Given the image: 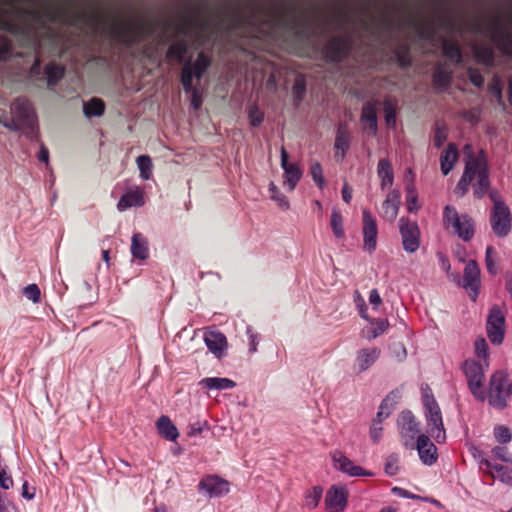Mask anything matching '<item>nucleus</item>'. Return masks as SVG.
I'll list each match as a JSON object with an SVG mask.
<instances>
[{
	"label": "nucleus",
	"mask_w": 512,
	"mask_h": 512,
	"mask_svg": "<svg viewBox=\"0 0 512 512\" xmlns=\"http://www.w3.org/2000/svg\"><path fill=\"white\" fill-rule=\"evenodd\" d=\"M473 180L474 196L481 199L485 196L490 188L489 168L485 155L481 152L478 156L470 155L465 163L463 175L456 186V191L461 195H465Z\"/></svg>",
	"instance_id": "nucleus-1"
},
{
	"label": "nucleus",
	"mask_w": 512,
	"mask_h": 512,
	"mask_svg": "<svg viewBox=\"0 0 512 512\" xmlns=\"http://www.w3.org/2000/svg\"><path fill=\"white\" fill-rule=\"evenodd\" d=\"M210 59L200 52L194 61H187L181 70L180 81L185 93L190 94V103L194 110H199L203 103V90L198 86L210 67Z\"/></svg>",
	"instance_id": "nucleus-2"
},
{
	"label": "nucleus",
	"mask_w": 512,
	"mask_h": 512,
	"mask_svg": "<svg viewBox=\"0 0 512 512\" xmlns=\"http://www.w3.org/2000/svg\"><path fill=\"white\" fill-rule=\"evenodd\" d=\"M485 35L503 54L512 56V17L495 15L485 28Z\"/></svg>",
	"instance_id": "nucleus-3"
},
{
	"label": "nucleus",
	"mask_w": 512,
	"mask_h": 512,
	"mask_svg": "<svg viewBox=\"0 0 512 512\" xmlns=\"http://www.w3.org/2000/svg\"><path fill=\"white\" fill-rule=\"evenodd\" d=\"M422 404L428 432L438 443L444 442L446 439V432L444 429L442 413L429 389L423 390L422 392Z\"/></svg>",
	"instance_id": "nucleus-4"
},
{
	"label": "nucleus",
	"mask_w": 512,
	"mask_h": 512,
	"mask_svg": "<svg viewBox=\"0 0 512 512\" xmlns=\"http://www.w3.org/2000/svg\"><path fill=\"white\" fill-rule=\"evenodd\" d=\"M512 395V385L508 381V374L498 370L492 374L489 381L488 399L489 405L496 409H504L508 398Z\"/></svg>",
	"instance_id": "nucleus-5"
},
{
	"label": "nucleus",
	"mask_w": 512,
	"mask_h": 512,
	"mask_svg": "<svg viewBox=\"0 0 512 512\" xmlns=\"http://www.w3.org/2000/svg\"><path fill=\"white\" fill-rule=\"evenodd\" d=\"M443 222L447 229L453 232L463 241H470L475 233L474 222L467 214H458L457 210L447 205L443 211Z\"/></svg>",
	"instance_id": "nucleus-6"
},
{
	"label": "nucleus",
	"mask_w": 512,
	"mask_h": 512,
	"mask_svg": "<svg viewBox=\"0 0 512 512\" xmlns=\"http://www.w3.org/2000/svg\"><path fill=\"white\" fill-rule=\"evenodd\" d=\"M11 111L14 119L12 124L7 125V127L14 130L27 128L30 130L31 134L35 133L37 119L33 105L29 100L22 97L15 99L11 105Z\"/></svg>",
	"instance_id": "nucleus-7"
},
{
	"label": "nucleus",
	"mask_w": 512,
	"mask_h": 512,
	"mask_svg": "<svg viewBox=\"0 0 512 512\" xmlns=\"http://www.w3.org/2000/svg\"><path fill=\"white\" fill-rule=\"evenodd\" d=\"M464 373L467 378L468 387L474 398L480 402L486 400V393L482 389L485 373L483 366L476 361H465Z\"/></svg>",
	"instance_id": "nucleus-8"
},
{
	"label": "nucleus",
	"mask_w": 512,
	"mask_h": 512,
	"mask_svg": "<svg viewBox=\"0 0 512 512\" xmlns=\"http://www.w3.org/2000/svg\"><path fill=\"white\" fill-rule=\"evenodd\" d=\"M400 436L406 448H414L420 434V424L411 411H403L397 420Z\"/></svg>",
	"instance_id": "nucleus-9"
},
{
	"label": "nucleus",
	"mask_w": 512,
	"mask_h": 512,
	"mask_svg": "<svg viewBox=\"0 0 512 512\" xmlns=\"http://www.w3.org/2000/svg\"><path fill=\"white\" fill-rule=\"evenodd\" d=\"M486 331L490 342L500 345L505 334V317L498 306L491 308L486 323Z\"/></svg>",
	"instance_id": "nucleus-10"
},
{
	"label": "nucleus",
	"mask_w": 512,
	"mask_h": 512,
	"mask_svg": "<svg viewBox=\"0 0 512 512\" xmlns=\"http://www.w3.org/2000/svg\"><path fill=\"white\" fill-rule=\"evenodd\" d=\"M352 48L350 35H342L332 38L325 47V57L332 63L342 61Z\"/></svg>",
	"instance_id": "nucleus-11"
},
{
	"label": "nucleus",
	"mask_w": 512,
	"mask_h": 512,
	"mask_svg": "<svg viewBox=\"0 0 512 512\" xmlns=\"http://www.w3.org/2000/svg\"><path fill=\"white\" fill-rule=\"evenodd\" d=\"M198 489L210 498H220L230 492V483L218 475H207L200 480Z\"/></svg>",
	"instance_id": "nucleus-12"
},
{
	"label": "nucleus",
	"mask_w": 512,
	"mask_h": 512,
	"mask_svg": "<svg viewBox=\"0 0 512 512\" xmlns=\"http://www.w3.org/2000/svg\"><path fill=\"white\" fill-rule=\"evenodd\" d=\"M399 226L403 249L408 253L416 252L420 246V230L417 223L402 217Z\"/></svg>",
	"instance_id": "nucleus-13"
},
{
	"label": "nucleus",
	"mask_w": 512,
	"mask_h": 512,
	"mask_svg": "<svg viewBox=\"0 0 512 512\" xmlns=\"http://www.w3.org/2000/svg\"><path fill=\"white\" fill-rule=\"evenodd\" d=\"M120 30L123 34L124 41L133 44L144 38L149 30L147 22L138 17H133L120 24Z\"/></svg>",
	"instance_id": "nucleus-14"
},
{
	"label": "nucleus",
	"mask_w": 512,
	"mask_h": 512,
	"mask_svg": "<svg viewBox=\"0 0 512 512\" xmlns=\"http://www.w3.org/2000/svg\"><path fill=\"white\" fill-rule=\"evenodd\" d=\"M490 224L496 236H507L512 226V216L509 207L492 209L490 213Z\"/></svg>",
	"instance_id": "nucleus-15"
},
{
	"label": "nucleus",
	"mask_w": 512,
	"mask_h": 512,
	"mask_svg": "<svg viewBox=\"0 0 512 512\" xmlns=\"http://www.w3.org/2000/svg\"><path fill=\"white\" fill-rule=\"evenodd\" d=\"M331 457L334 467L342 473L349 475L350 477H372L374 475L373 472L355 465L352 460H350L339 450L334 451L331 454Z\"/></svg>",
	"instance_id": "nucleus-16"
},
{
	"label": "nucleus",
	"mask_w": 512,
	"mask_h": 512,
	"mask_svg": "<svg viewBox=\"0 0 512 512\" xmlns=\"http://www.w3.org/2000/svg\"><path fill=\"white\" fill-rule=\"evenodd\" d=\"M462 286L469 291L472 300H475L480 289V268L475 260H469L464 268Z\"/></svg>",
	"instance_id": "nucleus-17"
},
{
	"label": "nucleus",
	"mask_w": 512,
	"mask_h": 512,
	"mask_svg": "<svg viewBox=\"0 0 512 512\" xmlns=\"http://www.w3.org/2000/svg\"><path fill=\"white\" fill-rule=\"evenodd\" d=\"M363 248L372 253L377 246L378 228L375 218L368 210H363Z\"/></svg>",
	"instance_id": "nucleus-18"
},
{
	"label": "nucleus",
	"mask_w": 512,
	"mask_h": 512,
	"mask_svg": "<svg viewBox=\"0 0 512 512\" xmlns=\"http://www.w3.org/2000/svg\"><path fill=\"white\" fill-rule=\"evenodd\" d=\"M381 349L378 347H366L356 352L354 370L357 374L363 373L371 368L380 358Z\"/></svg>",
	"instance_id": "nucleus-19"
},
{
	"label": "nucleus",
	"mask_w": 512,
	"mask_h": 512,
	"mask_svg": "<svg viewBox=\"0 0 512 512\" xmlns=\"http://www.w3.org/2000/svg\"><path fill=\"white\" fill-rule=\"evenodd\" d=\"M145 204L143 190L136 186H129L125 189L117 203V210L124 212L133 207H142Z\"/></svg>",
	"instance_id": "nucleus-20"
},
{
	"label": "nucleus",
	"mask_w": 512,
	"mask_h": 512,
	"mask_svg": "<svg viewBox=\"0 0 512 512\" xmlns=\"http://www.w3.org/2000/svg\"><path fill=\"white\" fill-rule=\"evenodd\" d=\"M347 497L348 493L345 487L332 486L325 496L327 512H343L347 506Z\"/></svg>",
	"instance_id": "nucleus-21"
},
{
	"label": "nucleus",
	"mask_w": 512,
	"mask_h": 512,
	"mask_svg": "<svg viewBox=\"0 0 512 512\" xmlns=\"http://www.w3.org/2000/svg\"><path fill=\"white\" fill-rule=\"evenodd\" d=\"M204 342L208 350L218 359H221L227 350L226 336L216 330H207L204 333Z\"/></svg>",
	"instance_id": "nucleus-22"
},
{
	"label": "nucleus",
	"mask_w": 512,
	"mask_h": 512,
	"mask_svg": "<svg viewBox=\"0 0 512 512\" xmlns=\"http://www.w3.org/2000/svg\"><path fill=\"white\" fill-rule=\"evenodd\" d=\"M414 448L418 451L419 458L424 465L431 466L436 462L437 448L425 434L417 437Z\"/></svg>",
	"instance_id": "nucleus-23"
},
{
	"label": "nucleus",
	"mask_w": 512,
	"mask_h": 512,
	"mask_svg": "<svg viewBox=\"0 0 512 512\" xmlns=\"http://www.w3.org/2000/svg\"><path fill=\"white\" fill-rule=\"evenodd\" d=\"M281 167L284 170V183L293 191L301 179L302 172L296 163L289 162V156L284 147L281 148Z\"/></svg>",
	"instance_id": "nucleus-24"
},
{
	"label": "nucleus",
	"mask_w": 512,
	"mask_h": 512,
	"mask_svg": "<svg viewBox=\"0 0 512 512\" xmlns=\"http://www.w3.org/2000/svg\"><path fill=\"white\" fill-rule=\"evenodd\" d=\"M400 192L398 190H392L386 196L385 201L382 204L383 218L389 222H393L398 215L400 206Z\"/></svg>",
	"instance_id": "nucleus-25"
},
{
	"label": "nucleus",
	"mask_w": 512,
	"mask_h": 512,
	"mask_svg": "<svg viewBox=\"0 0 512 512\" xmlns=\"http://www.w3.org/2000/svg\"><path fill=\"white\" fill-rule=\"evenodd\" d=\"M361 123L365 129L369 130L371 135H376L378 130L377 125V109L376 104L373 102H367L362 107Z\"/></svg>",
	"instance_id": "nucleus-26"
},
{
	"label": "nucleus",
	"mask_w": 512,
	"mask_h": 512,
	"mask_svg": "<svg viewBox=\"0 0 512 512\" xmlns=\"http://www.w3.org/2000/svg\"><path fill=\"white\" fill-rule=\"evenodd\" d=\"M188 50H189L188 41L185 39L178 40L169 46V48L166 52V58L168 60H175L176 62L182 63L184 65L187 61H189V60L192 61L191 58H189L187 60L185 59L186 54L188 53Z\"/></svg>",
	"instance_id": "nucleus-27"
},
{
	"label": "nucleus",
	"mask_w": 512,
	"mask_h": 512,
	"mask_svg": "<svg viewBox=\"0 0 512 512\" xmlns=\"http://www.w3.org/2000/svg\"><path fill=\"white\" fill-rule=\"evenodd\" d=\"M480 466H485L490 470L491 475L497 477L501 482L512 486V470L500 465L494 464L488 459H481Z\"/></svg>",
	"instance_id": "nucleus-28"
},
{
	"label": "nucleus",
	"mask_w": 512,
	"mask_h": 512,
	"mask_svg": "<svg viewBox=\"0 0 512 512\" xmlns=\"http://www.w3.org/2000/svg\"><path fill=\"white\" fill-rule=\"evenodd\" d=\"M131 254L139 260H146L149 257L148 241L141 233H135L132 236Z\"/></svg>",
	"instance_id": "nucleus-29"
},
{
	"label": "nucleus",
	"mask_w": 512,
	"mask_h": 512,
	"mask_svg": "<svg viewBox=\"0 0 512 512\" xmlns=\"http://www.w3.org/2000/svg\"><path fill=\"white\" fill-rule=\"evenodd\" d=\"M156 427L158 433L168 441H176L179 437V432L177 427L172 423L171 419L168 416H161L156 421Z\"/></svg>",
	"instance_id": "nucleus-30"
},
{
	"label": "nucleus",
	"mask_w": 512,
	"mask_h": 512,
	"mask_svg": "<svg viewBox=\"0 0 512 512\" xmlns=\"http://www.w3.org/2000/svg\"><path fill=\"white\" fill-rule=\"evenodd\" d=\"M377 174L381 179V188L384 190L392 186L394 181V173L392 165L388 159H380L377 166Z\"/></svg>",
	"instance_id": "nucleus-31"
},
{
	"label": "nucleus",
	"mask_w": 512,
	"mask_h": 512,
	"mask_svg": "<svg viewBox=\"0 0 512 512\" xmlns=\"http://www.w3.org/2000/svg\"><path fill=\"white\" fill-rule=\"evenodd\" d=\"M199 385L209 390H227L236 386V383L229 378L207 377L200 380Z\"/></svg>",
	"instance_id": "nucleus-32"
},
{
	"label": "nucleus",
	"mask_w": 512,
	"mask_h": 512,
	"mask_svg": "<svg viewBox=\"0 0 512 512\" xmlns=\"http://www.w3.org/2000/svg\"><path fill=\"white\" fill-rule=\"evenodd\" d=\"M457 158V147L450 143L440 157V167L444 175H447L453 169Z\"/></svg>",
	"instance_id": "nucleus-33"
},
{
	"label": "nucleus",
	"mask_w": 512,
	"mask_h": 512,
	"mask_svg": "<svg viewBox=\"0 0 512 512\" xmlns=\"http://www.w3.org/2000/svg\"><path fill=\"white\" fill-rule=\"evenodd\" d=\"M350 147V134L347 128L343 125H340L337 129L336 138H335V149L341 150V153H336V156H340L341 159L345 157L346 151Z\"/></svg>",
	"instance_id": "nucleus-34"
},
{
	"label": "nucleus",
	"mask_w": 512,
	"mask_h": 512,
	"mask_svg": "<svg viewBox=\"0 0 512 512\" xmlns=\"http://www.w3.org/2000/svg\"><path fill=\"white\" fill-rule=\"evenodd\" d=\"M323 496V488L319 485L314 486L304 493L303 506L308 510H314L320 503Z\"/></svg>",
	"instance_id": "nucleus-35"
},
{
	"label": "nucleus",
	"mask_w": 512,
	"mask_h": 512,
	"mask_svg": "<svg viewBox=\"0 0 512 512\" xmlns=\"http://www.w3.org/2000/svg\"><path fill=\"white\" fill-rule=\"evenodd\" d=\"M473 52L477 62L486 66H492L494 63L493 48L488 45H475Z\"/></svg>",
	"instance_id": "nucleus-36"
},
{
	"label": "nucleus",
	"mask_w": 512,
	"mask_h": 512,
	"mask_svg": "<svg viewBox=\"0 0 512 512\" xmlns=\"http://www.w3.org/2000/svg\"><path fill=\"white\" fill-rule=\"evenodd\" d=\"M64 67L60 64L51 62L45 67V74L47 76V84L49 87L56 85L59 80L64 76Z\"/></svg>",
	"instance_id": "nucleus-37"
},
{
	"label": "nucleus",
	"mask_w": 512,
	"mask_h": 512,
	"mask_svg": "<svg viewBox=\"0 0 512 512\" xmlns=\"http://www.w3.org/2000/svg\"><path fill=\"white\" fill-rule=\"evenodd\" d=\"M443 53L451 62L459 64L462 60L460 46L451 40L443 41Z\"/></svg>",
	"instance_id": "nucleus-38"
},
{
	"label": "nucleus",
	"mask_w": 512,
	"mask_h": 512,
	"mask_svg": "<svg viewBox=\"0 0 512 512\" xmlns=\"http://www.w3.org/2000/svg\"><path fill=\"white\" fill-rule=\"evenodd\" d=\"M104 109V103L97 98H93L83 104V112L88 118L101 116L104 113Z\"/></svg>",
	"instance_id": "nucleus-39"
},
{
	"label": "nucleus",
	"mask_w": 512,
	"mask_h": 512,
	"mask_svg": "<svg viewBox=\"0 0 512 512\" xmlns=\"http://www.w3.org/2000/svg\"><path fill=\"white\" fill-rule=\"evenodd\" d=\"M136 164L139 169V176L143 180H149L152 176L153 164L148 155H140L136 158Z\"/></svg>",
	"instance_id": "nucleus-40"
},
{
	"label": "nucleus",
	"mask_w": 512,
	"mask_h": 512,
	"mask_svg": "<svg viewBox=\"0 0 512 512\" xmlns=\"http://www.w3.org/2000/svg\"><path fill=\"white\" fill-rule=\"evenodd\" d=\"M330 226L333 231V234L336 238H343L345 235V230L343 226V216L341 212L334 208L331 213Z\"/></svg>",
	"instance_id": "nucleus-41"
},
{
	"label": "nucleus",
	"mask_w": 512,
	"mask_h": 512,
	"mask_svg": "<svg viewBox=\"0 0 512 512\" xmlns=\"http://www.w3.org/2000/svg\"><path fill=\"white\" fill-rule=\"evenodd\" d=\"M369 321H370L371 327L367 329L366 337L368 339L377 338L379 335H381L383 332H385L389 326V323L386 319L377 318V319H372Z\"/></svg>",
	"instance_id": "nucleus-42"
},
{
	"label": "nucleus",
	"mask_w": 512,
	"mask_h": 512,
	"mask_svg": "<svg viewBox=\"0 0 512 512\" xmlns=\"http://www.w3.org/2000/svg\"><path fill=\"white\" fill-rule=\"evenodd\" d=\"M269 192H270V198L273 201H275L281 209H283V210L289 209V207H290L289 200L277 188V186L273 182H271L269 185Z\"/></svg>",
	"instance_id": "nucleus-43"
},
{
	"label": "nucleus",
	"mask_w": 512,
	"mask_h": 512,
	"mask_svg": "<svg viewBox=\"0 0 512 512\" xmlns=\"http://www.w3.org/2000/svg\"><path fill=\"white\" fill-rule=\"evenodd\" d=\"M384 118L388 128H394L396 125V104L390 100H385L384 103Z\"/></svg>",
	"instance_id": "nucleus-44"
},
{
	"label": "nucleus",
	"mask_w": 512,
	"mask_h": 512,
	"mask_svg": "<svg viewBox=\"0 0 512 512\" xmlns=\"http://www.w3.org/2000/svg\"><path fill=\"white\" fill-rule=\"evenodd\" d=\"M305 92L306 81L303 76H297L292 87L293 97L297 104H299L303 100Z\"/></svg>",
	"instance_id": "nucleus-45"
},
{
	"label": "nucleus",
	"mask_w": 512,
	"mask_h": 512,
	"mask_svg": "<svg viewBox=\"0 0 512 512\" xmlns=\"http://www.w3.org/2000/svg\"><path fill=\"white\" fill-rule=\"evenodd\" d=\"M406 201H407V210L410 213L416 212L419 209L418 205V196L415 190V187L410 184L406 187Z\"/></svg>",
	"instance_id": "nucleus-46"
},
{
	"label": "nucleus",
	"mask_w": 512,
	"mask_h": 512,
	"mask_svg": "<svg viewBox=\"0 0 512 512\" xmlns=\"http://www.w3.org/2000/svg\"><path fill=\"white\" fill-rule=\"evenodd\" d=\"M400 458L397 454H391L386 458L385 461V473L388 476H395L399 472Z\"/></svg>",
	"instance_id": "nucleus-47"
},
{
	"label": "nucleus",
	"mask_w": 512,
	"mask_h": 512,
	"mask_svg": "<svg viewBox=\"0 0 512 512\" xmlns=\"http://www.w3.org/2000/svg\"><path fill=\"white\" fill-rule=\"evenodd\" d=\"M248 119L251 126L258 127L264 120V113L257 105H251L248 108Z\"/></svg>",
	"instance_id": "nucleus-48"
},
{
	"label": "nucleus",
	"mask_w": 512,
	"mask_h": 512,
	"mask_svg": "<svg viewBox=\"0 0 512 512\" xmlns=\"http://www.w3.org/2000/svg\"><path fill=\"white\" fill-rule=\"evenodd\" d=\"M485 263H486L487 271L491 275H496L498 273V267L496 266V259H495V251L492 246H488L486 248Z\"/></svg>",
	"instance_id": "nucleus-49"
},
{
	"label": "nucleus",
	"mask_w": 512,
	"mask_h": 512,
	"mask_svg": "<svg viewBox=\"0 0 512 512\" xmlns=\"http://www.w3.org/2000/svg\"><path fill=\"white\" fill-rule=\"evenodd\" d=\"M450 73L441 67L437 68L433 74L434 83L441 88H445L450 83Z\"/></svg>",
	"instance_id": "nucleus-50"
},
{
	"label": "nucleus",
	"mask_w": 512,
	"mask_h": 512,
	"mask_svg": "<svg viewBox=\"0 0 512 512\" xmlns=\"http://www.w3.org/2000/svg\"><path fill=\"white\" fill-rule=\"evenodd\" d=\"M23 295L33 303H38L41 299V291L36 284H29L24 287Z\"/></svg>",
	"instance_id": "nucleus-51"
},
{
	"label": "nucleus",
	"mask_w": 512,
	"mask_h": 512,
	"mask_svg": "<svg viewBox=\"0 0 512 512\" xmlns=\"http://www.w3.org/2000/svg\"><path fill=\"white\" fill-rule=\"evenodd\" d=\"M390 401H391L390 396L386 397L382 401V403L379 407V411H378L376 417L374 418V420L381 421V423H382L391 414L392 407L390 405Z\"/></svg>",
	"instance_id": "nucleus-52"
},
{
	"label": "nucleus",
	"mask_w": 512,
	"mask_h": 512,
	"mask_svg": "<svg viewBox=\"0 0 512 512\" xmlns=\"http://www.w3.org/2000/svg\"><path fill=\"white\" fill-rule=\"evenodd\" d=\"M494 436L499 443L506 444L511 441L512 434L509 428L497 426L494 429Z\"/></svg>",
	"instance_id": "nucleus-53"
},
{
	"label": "nucleus",
	"mask_w": 512,
	"mask_h": 512,
	"mask_svg": "<svg viewBox=\"0 0 512 512\" xmlns=\"http://www.w3.org/2000/svg\"><path fill=\"white\" fill-rule=\"evenodd\" d=\"M311 176L314 180V182L317 184V186L320 189H323L325 186V179L323 177V170L320 163H314L311 166Z\"/></svg>",
	"instance_id": "nucleus-54"
},
{
	"label": "nucleus",
	"mask_w": 512,
	"mask_h": 512,
	"mask_svg": "<svg viewBox=\"0 0 512 512\" xmlns=\"http://www.w3.org/2000/svg\"><path fill=\"white\" fill-rule=\"evenodd\" d=\"M11 41L0 34V60L6 59L11 54Z\"/></svg>",
	"instance_id": "nucleus-55"
},
{
	"label": "nucleus",
	"mask_w": 512,
	"mask_h": 512,
	"mask_svg": "<svg viewBox=\"0 0 512 512\" xmlns=\"http://www.w3.org/2000/svg\"><path fill=\"white\" fill-rule=\"evenodd\" d=\"M447 139V130L445 127L437 126L433 138V143L436 148H440Z\"/></svg>",
	"instance_id": "nucleus-56"
},
{
	"label": "nucleus",
	"mask_w": 512,
	"mask_h": 512,
	"mask_svg": "<svg viewBox=\"0 0 512 512\" xmlns=\"http://www.w3.org/2000/svg\"><path fill=\"white\" fill-rule=\"evenodd\" d=\"M468 77L471 83L476 87H482L484 84V78L479 70L474 68L468 69Z\"/></svg>",
	"instance_id": "nucleus-57"
},
{
	"label": "nucleus",
	"mask_w": 512,
	"mask_h": 512,
	"mask_svg": "<svg viewBox=\"0 0 512 512\" xmlns=\"http://www.w3.org/2000/svg\"><path fill=\"white\" fill-rule=\"evenodd\" d=\"M383 427L381 421L374 420L370 428V437L374 442H378L382 437Z\"/></svg>",
	"instance_id": "nucleus-58"
},
{
	"label": "nucleus",
	"mask_w": 512,
	"mask_h": 512,
	"mask_svg": "<svg viewBox=\"0 0 512 512\" xmlns=\"http://www.w3.org/2000/svg\"><path fill=\"white\" fill-rule=\"evenodd\" d=\"M246 334L249 339V352L255 353L257 351V346H258V334L256 332H254V330L251 326H248L246 328Z\"/></svg>",
	"instance_id": "nucleus-59"
},
{
	"label": "nucleus",
	"mask_w": 512,
	"mask_h": 512,
	"mask_svg": "<svg viewBox=\"0 0 512 512\" xmlns=\"http://www.w3.org/2000/svg\"><path fill=\"white\" fill-rule=\"evenodd\" d=\"M475 352L478 357L486 359L488 357V345L484 338L475 341Z\"/></svg>",
	"instance_id": "nucleus-60"
},
{
	"label": "nucleus",
	"mask_w": 512,
	"mask_h": 512,
	"mask_svg": "<svg viewBox=\"0 0 512 512\" xmlns=\"http://www.w3.org/2000/svg\"><path fill=\"white\" fill-rule=\"evenodd\" d=\"M487 193L489 194V198H490V200L493 203V208L492 209L502 208V207H506L507 206L504 203V201L502 199V196L500 195V193L496 189L488 190Z\"/></svg>",
	"instance_id": "nucleus-61"
},
{
	"label": "nucleus",
	"mask_w": 512,
	"mask_h": 512,
	"mask_svg": "<svg viewBox=\"0 0 512 512\" xmlns=\"http://www.w3.org/2000/svg\"><path fill=\"white\" fill-rule=\"evenodd\" d=\"M492 454L501 461L512 463V460L509 458L508 450L504 446L494 447L492 449Z\"/></svg>",
	"instance_id": "nucleus-62"
},
{
	"label": "nucleus",
	"mask_w": 512,
	"mask_h": 512,
	"mask_svg": "<svg viewBox=\"0 0 512 512\" xmlns=\"http://www.w3.org/2000/svg\"><path fill=\"white\" fill-rule=\"evenodd\" d=\"M13 486V480L10 475L6 472L5 468L0 467V487L5 490L10 489Z\"/></svg>",
	"instance_id": "nucleus-63"
},
{
	"label": "nucleus",
	"mask_w": 512,
	"mask_h": 512,
	"mask_svg": "<svg viewBox=\"0 0 512 512\" xmlns=\"http://www.w3.org/2000/svg\"><path fill=\"white\" fill-rule=\"evenodd\" d=\"M0 512H16V507L0 492Z\"/></svg>",
	"instance_id": "nucleus-64"
}]
</instances>
